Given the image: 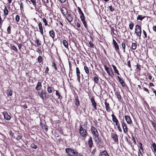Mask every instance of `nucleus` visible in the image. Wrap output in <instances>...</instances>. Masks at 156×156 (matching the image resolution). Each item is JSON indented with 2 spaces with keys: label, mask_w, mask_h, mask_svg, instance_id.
I'll return each instance as SVG.
<instances>
[{
  "label": "nucleus",
  "mask_w": 156,
  "mask_h": 156,
  "mask_svg": "<svg viewBox=\"0 0 156 156\" xmlns=\"http://www.w3.org/2000/svg\"><path fill=\"white\" fill-rule=\"evenodd\" d=\"M66 151L69 156H77L78 153L75 150L71 148H67L66 149Z\"/></svg>",
  "instance_id": "obj_1"
},
{
  "label": "nucleus",
  "mask_w": 156,
  "mask_h": 156,
  "mask_svg": "<svg viewBox=\"0 0 156 156\" xmlns=\"http://www.w3.org/2000/svg\"><path fill=\"white\" fill-rule=\"evenodd\" d=\"M135 33L136 34L137 36L139 37V38H140L141 34V27L140 26L136 25V26Z\"/></svg>",
  "instance_id": "obj_2"
},
{
  "label": "nucleus",
  "mask_w": 156,
  "mask_h": 156,
  "mask_svg": "<svg viewBox=\"0 0 156 156\" xmlns=\"http://www.w3.org/2000/svg\"><path fill=\"white\" fill-rule=\"evenodd\" d=\"M80 132L81 135L83 136H85L86 135V131L85 129L83 128L81 125L80 126Z\"/></svg>",
  "instance_id": "obj_3"
},
{
  "label": "nucleus",
  "mask_w": 156,
  "mask_h": 156,
  "mask_svg": "<svg viewBox=\"0 0 156 156\" xmlns=\"http://www.w3.org/2000/svg\"><path fill=\"white\" fill-rule=\"evenodd\" d=\"M104 67L108 74L112 77L114 75V74L112 70H110L109 69L108 67L106 65L104 66Z\"/></svg>",
  "instance_id": "obj_4"
},
{
  "label": "nucleus",
  "mask_w": 156,
  "mask_h": 156,
  "mask_svg": "<svg viewBox=\"0 0 156 156\" xmlns=\"http://www.w3.org/2000/svg\"><path fill=\"white\" fill-rule=\"evenodd\" d=\"M111 137L115 143L118 142V136L115 133H113L111 134Z\"/></svg>",
  "instance_id": "obj_5"
},
{
  "label": "nucleus",
  "mask_w": 156,
  "mask_h": 156,
  "mask_svg": "<svg viewBox=\"0 0 156 156\" xmlns=\"http://www.w3.org/2000/svg\"><path fill=\"white\" fill-rule=\"evenodd\" d=\"M38 94L39 96L42 99H44L46 98V91H42L41 92H38Z\"/></svg>",
  "instance_id": "obj_6"
},
{
  "label": "nucleus",
  "mask_w": 156,
  "mask_h": 156,
  "mask_svg": "<svg viewBox=\"0 0 156 156\" xmlns=\"http://www.w3.org/2000/svg\"><path fill=\"white\" fill-rule=\"evenodd\" d=\"M91 131L92 134L94 136L98 134L97 129L93 126L91 127Z\"/></svg>",
  "instance_id": "obj_7"
},
{
  "label": "nucleus",
  "mask_w": 156,
  "mask_h": 156,
  "mask_svg": "<svg viewBox=\"0 0 156 156\" xmlns=\"http://www.w3.org/2000/svg\"><path fill=\"white\" fill-rule=\"evenodd\" d=\"M61 10V12L64 16H66V15L68 13V11L65 7H62Z\"/></svg>",
  "instance_id": "obj_8"
},
{
  "label": "nucleus",
  "mask_w": 156,
  "mask_h": 156,
  "mask_svg": "<svg viewBox=\"0 0 156 156\" xmlns=\"http://www.w3.org/2000/svg\"><path fill=\"white\" fill-rule=\"evenodd\" d=\"M125 119L128 124H131L132 123V121L129 116L125 115Z\"/></svg>",
  "instance_id": "obj_9"
},
{
  "label": "nucleus",
  "mask_w": 156,
  "mask_h": 156,
  "mask_svg": "<svg viewBox=\"0 0 156 156\" xmlns=\"http://www.w3.org/2000/svg\"><path fill=\"white\" fill-rule=\"evenodd\" d=\"M81 20L82 21V22L84 27L86 28V29H87L88 27L87 26V24L86 23V21L85 20V17L84 16H83L81 17Z\"/></svg>",
  "instance_id": "obj_10"
},
{
  "label": "nucleus",
  "mask_w": 156,
  "mask_h": 156,
  "mask_svg": "<svg viewBox=\"0 0 156 156\" xmlns=\"http://www.w3.org/2000/svg\"><path fill=\"white\" fill-rule=\"evenodd\" d=\"M66 15H66V16L67 20L69 22H71L73 20V17L70 14L67 13Z\"/></svg>",
  "instance_id": "obj_11"
},
{
  "label": "nucleus",
  "mask_w": 156,
  "mask_h": 156,
  "mask_svg": "<svg viewBox=\"0 0 156 156\" xmlns=\"http://www.w3.org/2000/svg\"><path fill=\"white\" fill-rule=\"evenodd\" d=\"M76 69V73L77 76V79L78 80V81L79 83L80 82V70H79V68L78 67H77Z\"/></svg>",
  "instance_id": "obj_12"
},
{
  "label": "nucleus",
  "mask_w": 156,
  "mask_h": 156,
  "mask_svg": "<svg viewBox=\"0 0 156 156\" xmlns=\"http://www.w3.org/2000/svg\"><path fill=\"white\" fill-rule=\"evenodd\" d=\"M122 125L124 132V133H127L128 131V129L126 124L125 123L122 122Z\"/></svg>",
  "instance_id": "obj_13"
},
{
  "label": "nucleus",
  "mask_w": 156,
  "mask_h": 156,
  "mask_svg": "<svg viewBox=\"0 0 156 156\" xmlns=\"http://www.w3.org/2000/svg\"><path fill=\"white\" fill-rule=\"evenodd\" d=\"M3 115L4 118L7 120H9L11 119L10 116H9L6 112H4Z\"/></svg>",
  "instance_id": "obj_14"
},
{
  "label": "nucleus",
  "mask_w": 156,
  "mask_h": 156,
  "mask_svg": "<svg viewBox=\"0 0 156 156\" xmlns=\"http://www.w3.org/2000/svg\"><path fill=\"white\" fill-rule=\"evenodd\" d=\"M94 136V139L95 141L97 142L98 143H100V140L98 134H97V135Z\"/></svg>",
  "instance_id": "obj_15"
},
{
  "label": "nucleus",
  "mask_w": 156,
  "mask_h": 156,
  "mask_svg": "<svg viewBox=\"0 0 156 156\" xmlns=\"http://www.w3.org/2000/svg\"><path fill=\"white\" fill-rule=\"evenodd\" d=\"M38 26L40 31V32L41 34L42 35H43L44 33L43 31V28L42 27V24L41 23H39Z\"/></svg>",
  "instance_id": "obj_16"
},
{
  "label": "nucleus",
  "mask_w": 156,
  "mask_h": 156,
  "mask_svg": "<svg viewBox=\"0 0 156 156\" xmlns=\"http://www.w3.org/2000/svg\"><path fill=\"white\" fill-rule=\"evenodd\" d=\"M42 87L41 83V82H38L35 87V89L37 90H40Z\"/></svg>",
  "instance_id": "obj_17"
},
{
  "label": "nucleus",
  "mask_w": 156,
  "mask_h": 156,
  "mask_svg": "<svg viewBox=\"0 0 156 156\" xmlns=\"http://www.w3.org/2000/svg\"><path fill=\"white\" fill-rule=\"evenodd\" d=\"M105 105L107 111L108 112H109L110 111V107L109 106V103H107V102L106 101V100L105 101Z\"/></svg>",
  "instance_id": "obj_18"
},
{
  "label": "nucleus",
  "mask_w": 156,
  "mask_h": 156,
  "mask_svg": "<svg viewBox=\"0 0 156 156\" xmlns=\"http://www.w3.org/2000/svg\"><path fill=\"white\" fill-rule=\"evenodd\" d=\"M91 102L92 103V105L94 106V108L95 109H97L96 104V103L95 102V100L93 98H91Z\"/></svg>",
  "instance_id": "obj_19"
},
{
  "label": "nucleus",
  "mask_w": 156,
  "mask_h": 156,
  "mask_svg": "<svg viewBox=\"0 0 156 156\" xmlns=\"http://www.w3.org/2000/svg\"><path fill=\"white\" fill-rule=\"evenodd\" d=\"M88 144L90 147H92L93 144L92 138L91 137H90L88 141Z\"/></svg>",
  "instance_id": "obj_20"
},
{
  "label": "nucleus",
  "mask_w": 156,
  "mask_h": 156,
  "mask_svg": "<svg viewBox=\"0 0 156 156\" xmlns=\"http://www.w3.org/2000/svg\"><path fill=\"white\" fill-rule=\"evenodd\" d=\"M53 90H54V88L52 87L48 86L47 88V91L49 94H51L53 91Z\"/></svg>",
  "instance_id": "obj_21"
},
{
  "label": "nucleus",
  "mask_w": 156,
  "mask_h": 156,
  "mask_svg": "<svg viewBox=\"0 0 156 156\" xmlns=\"http://www.w3.org/2000/svg\"><path fill=\"white\" fill-rule=\"evenodd\" d=\"M113 45L115 47V49L116 50H119V47L118 45V44L116 41H115V40L114 39L113 40Z\"/></svg>",
  "instance_id": "obj_22"
},
{
  "label": "nucleus",
  "mask_w": 156,
  "mask_h": 156,
  "mask_svg": "<svg viewBox=\"0 0 156 156\" xmlns=\"http://www.w3.org/2000/svg\"><path fill=\"white\" fill-rule=\"evenodd\" d=\"M112 121L115 122H119L118 120L116 119L115 116V115L113 114L112 115Z\"/></svg>",
  "instance_id": "obj_23"
},
{
  "label": "nucleus",
  "mask_w": 156,
  "mask_h": 156,
  "mask_svg": "<svg viewBox=\"0 0 156 156\" xmlns=\"http://www.w3.org/2000/svg\"><path fill=\"white\" fill-rule=\"evenodd\" d=\"M50 36L52 38H54L55 36V34L54 31L53 30H50L49 32Z\"/></svg>",
  "instance_id": "obj_24"
},
{
  "label": "nucleus",
  "mask_w": 156,
  "mask_h": 156,
  "mask_svg": "<svg viewBox=\"0 0 156 156\" xmlns=\"http://www.w3.org/2000/svg\"><path fill=\"white\" fill-rule=\"evenodd\" d=\"M100 155L101 156H109L106 151H105L101 152Z\"/></svg>",
  "instance_id": "obj_25"
},
{
  "label": "nucleus",
  "mask_w": 156,
  "mask_h": 156,
  "mask_svg": "<svg viewBox=\"0 0 156 156\" xmlns=\"http://www.w3.org/2000/svg\"><path fill=\"white\" fill-rule=\"evenodd\" d=\"M115 95L116 96L118 99L119 101H120L122 99L121 96L119 92H116L115 93Z\"/></svg>",
  "instance_id": "obj_26"
},
{
  "label": "nucleus",
  "mask_w": 156,
  "mask_h": 156,
  "mask_svg": "<svg viewBox=\"0 0 156 156\" xmlns=\"http://www.w3.org/2000/svg\"><path fill=\"white\" fill-rule=\"evenodd\" d=\"M62 43L64 45V47L66 48H67L68 47V44L67 42L66 41V40H64L62 41Z\"/></svg>",
  "instance_id": "obj_27"
},
{
  "label": "nucleus",
  "mask_w": 156,
  "mask_h": 156,
  "mask_svg": "<svg viewBox=\"0 0 156 156\" xmlns=\"http://www.w3.org/2000/svg\"><path fill=\"white\" fill-rule=\"evenodd\" d=\"M4 15L6 16L8 15V10L6 7H5L4 9Z\"/></svg>",
  "instance_id": "obj_28"
},
{
  "label": "nucleus",
  "mask_w": 156,
  "mask_h": 156,
  "mask_svg": "<svg viewBox=\"0 0 156 156\" xmlns=\"http://www.w3.org/2000/svg\"><path fill=\"white\" fill-rule=\"evenodd\" d=\"M75 100L76 101L75 105H76L77 107H78L80 103L78 98L77 97H76Z\"/></svg>",
  "instance_id": "obj_29"
},
{
  "label": "nucleus",
  "mask_w": 156,
  "mask_h": 156,
  "mask_svg": "<svg viewBox=\"0 0 156 156\" xmlns=\"http://www.w3.org/2000/svg\"><path fill=\"white\" fill-rule=\"evenodd\" d=\"M145 18V16H143L141 15H139L137 17V20H142Z\"/></svg>",
  "instance_id": "obj_30"
},
{
  "label": "nucleus",
  "mask_w": 156,
  "mask_h": 156,
  "mask_svg": "<svg viewBox=\"0 0 156 156\" xmlns=\"http://www.w3.org/2000/svg\"><path fill=\"white\" fill-rule=\"evenodd\" d=\"M6 93L8 96H11L12 94V91L10 90H7L6 91Z\"/></svg>",
  "instance_id": "obj_31"
},
{
  "label": "nucleus",
  "mask_w": 156,
  "mask_h": 156,
  "mask_svg": "<svg viewBox=\"0 0 156 156\" xmlns=\"http://www.w3.org/2000/svg\"><path fill=\"white\" fill-rule=\"evenodd\" d=\"M112 66L115 72L117 73L118 75H119V71L117 69L116 66L114 65H112Z\"/></svg>",
  "instance_id": "obj_32"
},
{
  "label": "nucleus",
  "mask_w": 156,
  "mask_h": 156,
  "mask_svg": "<svg viewBox=\"0 0 156 156\" xmlns=\"http://www.w3.org/2000/svg\"><path fill=\"white\" fill-rule=\"evenodd\" d=\"M77 8L79 13L81 14V16H80V18H81V17L84 16V15L82 11H81L80 8L79 7H78Z\"/></svg>",
  "instance_id": "obj_33"
},
{
  "label": "nucleus",
  "mask_w": 156,
  "mask_h": 156,
  "mask_svg": "<svg viewBox=\"0 0 156 156\" xmlns=\"http://www.w3.org/2000/svg\"><path fill=\"white\" fill-rule=\"evenodd\" d=\"M94 82L95 83H96L97 84L98 83L99 79L98 78V76H95L94 78Z\"/></svg>",
  "instance_id": "obj_34"
},
{
  "label": "nucleus",
  "mask_w": 156,
  "mask_h": 156,
  "mask_svg": "<svg viewBox=\"0 0 156 156\" xmlns=\"http://www.w3.org/2000/svg\"><path fill=\"white\" fill-rule=\"evenodd\" d=\"M136 44L135 43H132L131 48L133 50H135L136 48Z\"/></svg>",
  "instance_id": "obj_35"
},
{
  "label": "nucleus",
  "mask_w": 156,
  "mask_h": 156,
  "mask_svg": "<svg viewBox=\"0 0 156 156\" xmlns=\"http://www.w3.org/2000/svg\"><path fill=\"white\" fill-rule=\"evenodd\" d=\"M84 69L86 73L88 74L89 73V70L88 68L86 66H84Z\"/></svg>",
  "instance_id": "obj_36"
},
{
  "label": "nucleus",
  "mask_w": 156,
  "mask_h": 156,
  "mask_svg": "<svg viewBox=\"0 0 156 156\" xmlns=\"http://www.w3.org/2000/svg\"><path fill=\"white\" fill-rule=\"evenodd\" d=\"M37 61L39 63H41L42 61V58L41 56H39L37 58Z\"/></svg>",
  "instance_id": "obj_37"
},
{
  "label": "nucleus",
  "mask_w": 156,
  "mask_h": 156,
  "mask_svg": "<svg viewBox=\"0 0 156 156\" xmlns=\"http://www.w3.org/2000/svg\"><path fill=\"white\" fill-rule=\"evenodd\" d=\"M119 82L121 84V85L122 86L124 87L126 86V85L125 83V82L123 81V80L122 79L120 81H119Z\"/></svg>",
  "instance_id": "obj_38"
},
{
  "label": "nucleus",
  "mask_w": 156,
  "mask_h": 156,
  "mask_svg": "<svg viewBox=\"0 0 156 156\" xmlns=\"http://www.w3.org/2000/svg\"><path fill=\"white\" fill-rule=\"evenodd\" d=\"M151 146L154 148V151L156 153V144L154 143L152 144Z\"/></svg>",
  "instance_id": "obj_39"
},
{
  "label": "nucleus",
  "mask_w": 156,
  "mask_h": 156,
  "mask_svg": "<svg viewBox=\"0 0 156 156\" xmlns=\"http://www.w3.org/2000/svg\"><path fill=\"white\" fill-rule=\"evenodd\" d=\"M31 2L32 3L35 8H36V0H30Z\"/></svg>",
  "instance_id": "obj_40"
},
{
  "label": "nucleus",
  "mask_w": 156,
  "mask_h": 156,
  "mask_svg": "<svg viewBox=\"0 0 156 156\" xmlns=\"http://www.w3.org/2000/svg\"><path fill=\"white\" fill-rule=\"evenodd\" d=\"M35 43L37 44L38 46H39L41 45V44L39 43V40L38 39H36L35 41Z\"/></svg>",
  "instance_id": "obj_41"
},
{
  "label": "nucleus",
  "mask_w": 156,
  "mask_h": 156,
  "mask_svg": "<svg viewBox=\"0 0 156 156\" xmlns=\"http://www.w3.org/2000/svg\"><path fill=\"white\" fill-rule=\"evenodd\" d=\"M12 49L13 50H14L16 52H18V50L16 47L14 45L12 46Z\"/></svg>",
  "instance_id": "obj_42"
},
{
  "label": "nucleus",
  "mask_w": 156,
  "mask_h": 156,
  "mask_svg": "<svg viewBox=\"0 0 156 156\" xmlns=\"http://www.w3.org/2000/svg\"><path fill=\"white\" fill-rule=\"evenodd\" d=\"M134 26L133 23H131L129 24V27L130 30H132Z\"/></svg>",
  "instance_id": "obj_43"
},
{
  "label": "nucleus",
  "mask_w": 156,
  "mask_h": 156,
  "mask_svg": "<svg viewBox=\"0 0 156 156\" xmlns=\"http://www.w3.org/2000/svg\"><path fill=\"white\" fill-rule=\"evenodd\" d=\"M20 19V16L18 15H16V20L17 22H19Z\"/></svg>",
  "instance_id": "obj_44"
},
{
  "label": "nucleus",
  "mask_w": 156,
  "mask_h": 156,
  "mask_svg": "<svg viewBox=\"0 0 156 156\" xmlns=\"http://www.w3.org/2000/svg\"><path fill=\"white\" fill-rule=\"evenodd\" d=\"M52 66L56 70H57V68L55 63L54 62H52Z\"/></svg>",
  "instance_id": "obj_45"
},
{
  "label": "nucleus",
  "mask_w": 156,
  "mask_h": 156,
  "mask_svg": "<svg viewBox=\"0 0 156 156\" xmlns=\"http://www.w3.org/2000/svg\"><path fill=\"white\" fill-rule=\"evenodd\" d=\"M56 91V95L58 97V98L59 99L60 98V97L61 96L60 94L58 93V90H55Z\"/></svg>",
  "instance_id": "obj_46"
},
{
  "label": "nucleus",
  "mask_w": 156,
  "mask_h": 156,
  "mask_svg": "<svg viewBox=\"0 0 156 156\" xmlns=\"http://www.w3.org/2000/svg\"><path fill=\"white\" fill-rule=\"evenodd\" d=\"M89 44H90V47L91 48H94V44L93 43L91 42V41H90L89 42Z\"/></svg>",
  "instance_id": "obj_47"
},
{
  "label": "nucleus",
  "mask_w": 156,
  "mask_h": 156,
  "mask_svg": "<svg viewBox=\"0 0 156 156\" xmlns=\"http://www.w3.org/2000/svg\"><path fill=\"white\" fill-rule=\"evenodd\" d=\"M122 46L123 49V51L124 52H125V49L126 48L125 44V43H122Z\"/></svg>",
  "instance_id": "obj_48"
},
{
  "label": "nucleus",
  "mask_w": 156,
  "mask_h": 156,
  "mask_svg": "<svg viewBox=\"0 0 156 156\" xmlns=\"http://www.w3.org/2000/svg\"><path fill=\"white\" fill-rule=\"evenodd\" d=\"M43 21L44 23V25L45 26H47L48 25V23L47 22V20L45 19H43Z\"/></svg>",
  "instance_id": "obj_49"
},
{
  "label": "nucleus",
  "mask_w": 156,
  "mask_h": 156,
  "mask_svg": "<svg viewBox=\"0 0 156 156\" xmlns=\"http://www.w3.org/2000/svg\"><path fill=\"white\" fill-rule=\"evenodd\" d=\"M31 147L32 148L36 149L37 148V146L35 145L34 144H32L31 145Z\"/></svg>",
  "instance_id": "obj_50"
},
{
  "label": "nucleus",
  "mask_w": 156,
  "mask_h": 156,
  "mask_svg": "<svg viewBox=\"0 0 156 156\" xmlns=\"http://www.w3.org/2000/svg\"><path fill=\"white\" fill-rule=\"evenodd\" d=\"M7 31L9 34H10L11 27L10 26L8 27Z\"/></svg>",
  "instance_id": "obj_51"
},
{
  "label": "nucleus",
  "mask_w": 156,
  "mask_h": 156,
  "mask_svg": "<svg viewBox=\"0 0 156 156\" xmlns=\"http://www.w3.org/2000/svg\"><path fill=\"white\" fill-rule=\"evenodd\" d=\"M109 8L111 12H113V11H114V9L113 8V7H112V6H110L109 7Z\"/></svg>",
  "instance_id": "obj_52"
},
{
  "label": "nucleus",
  "mask_w": 156,
  "mask_h": 156,
  "mask_svg": "<svg viewBox=\"0 0 156 156\" xmlns=\"http://www.w3.org/2000/svg\"><path fill=\"white\" fill-rule=\"evenodd\" d=\"M10 135L12 136V137H14L15 136L14 135V133L11 131L9 132Z\"/></svg>",
  "instance_id": "obj_53"
},
{
  "label": "nucleus",
  "mask_w": 156,
  "mask_h": 156,
  "mask_svg": "<svg viewBox=\"0 0 156 156\" xmlns=\"http://www.w3.org/2000/svg\"><path fill=\"white\" fill-rule=\"evenodd\" d=\"M136 69H138L139 70H140L141 69L140 68V66L138 64V63L136 65Z\"/></svg>",
  "instance_id": "obj_54"
},
{
  "label": "nucleus",
  "mask_w": 156,
  "mask_h": 156,
  "mask_svg": "<svg viewBox=\"0 0 156 156\" xmlns=\"http://www.w3.org/2000/svg\"><path fill=\"white\" fill-rule=\"evenodd\" d=\"M22 138V137L20 136H18L16 138V139L18 140H20Z\"/></svg>",
  "instance_id": "obj_55"
},
{
  "label": "nucleus",
  "mask_w": 156,
  "mask_h": 156,
  "mask_svg": "<svg viewBox=\"0 0 156 156\" xmlns=\"http://www.w3.org/2000/svg\"><path fill=\"white\" fill-rule=\"evenodd\" d=\"M49 71V68L48 67H47L46 70L45 71V73L47 74L48 73V72Z\"/></svg>",
  "instance_id": "obj_56"
},
{
  "label": "nucleus",
  "mask_w": 156,
  "mask_h": 156,
  "mask_svg": "<svg viewBox=\"0 0 156 156\" xmlns=\"http://www.w3.org/2000/svg\"><path fill=\"white\" fill-rule=\"evenodd\" d=\"M143 89L144 91L147 92L148 94L149 93V91L147 89L144 87L143 88Z\"/></svg>",
  "instance_id": "obj_57"
},
{
  "label": "nucleus",
  "mask_w": 156,
  "mask_h": 156,
  "mask_svg": "<svg viewBox=\"0 0 156 156\" xmlns=\"http://www.w3.org/2000/svg\"><path fill=\"white\" fill-rule=\"evenodd\" d=\"M132 139L134 143V144H135L136 143V140L134 137L133 136H132Z\"/></svg>",
  "instance_id": "obj_58"
},
{
  "label": "nucleus",
  "mask_w": 156,
  "mask_h": 156,
  "mask_svg": "<svg viewBox=\"0 0 156 156\" xmlns=\"http://www.w3.org/2000/svg\"><path fill=\"white\" fill-rule=\"evenodd\" d=\"M127 65H128V66L129 67V68H131V64H130V61L129 60L128 62V63H127Z\"/></svg>",
  "instance_id": "obj_59"
},
{
  "label": "nucleus",
  "mask_w": 156,
  "mask_h": 156,
  "mask_svg": "<svg viewBox=\"0 0 156 156\" xmlns=\"http://www.w3.org/2000/svg\"><path fill=\"white\" fill-rule=\"evenodd\" d=\"M143 32L145 36V37L146 38H147V33H146V32L145 31V30H143Z\"/></svg>",
  "instance_id": "obj_60"
},
{
  "label": "nucleus",
  "mask_w": 156,
  "mask_h": 156,
  "mask_svg": "<svg viewBox=\"0 0 156 156\" xmlns=\"http://www.w3.org/2000/svg\"><path fill=\"white\" fill-rule=\"evenodd\" d=\"M139 145L140 146V149L143 147L142 144L140 142L139 143Z\"/></svg>",
  "instance_id": "obj_61"
},
{
  "label": "nucleus",
  "mask_w": 156,
  "mask_h": 156,
  "mask_svg": "<svg viewBox=\"0 0 156 156\" xmlns=\"http://www.w3.org/2000/svg\"><path fill=\"white\" fill-rule=\"evenodd\" d=\"M23 3L21 2L20 5V7L21 10H22V9H23Z\"/></svg>",
  "instance_id": "obj_62"
},
{
  "label": "nucleus",
  "mask_w": 156,
  "mask_h": 156,
  "mask_svg": "<svg viewBox=\"0 0 156 156\" xmlns=\"http://www.w3.org/2000/svg\"><path fill=\"white\" fill-rule=\"evenodd\" d=\"M22 44H19L18 45V46L19 49L20 50H21V47H22Z\"/></svg>",
  "instance_id": "obj_63"
},
{
  "label": "nucleus",
  "mask_w": 156,
  "mask_h": 156,
  "mask_svg": "<svg viewBox=\"0 0 156 156\" xmlns=\"http://www.w3.org/2000/svg\"><path fill=\"white\" fill-rule=\"evenodd\" d=\"M153 29L154 31H156V25L153 27Z\"/></svg>",
  "instance_id": "obj_64"
}]
</instances>
